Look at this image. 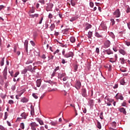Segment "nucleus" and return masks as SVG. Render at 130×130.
Wrapping results in <instances>:
<instances>
[{
  "label": "nucleus",
  "mask_w": 130,
  "mask_h": 130,
  "mask_svg": "<svg viewBox=\"0 0 130 130\" xmlns=\"http://www.w3.org/2000/svg\"><path fill=\"white\" fill-rule=\"evenodd\" d=\"M31 130H36V128L39 126V124L35 122H32L29 124Z\"/></svg>",
  "instance_id": "nucleus-1"
},
{
  "label": "nucleus",
  "mask_w": 130,
  "mask_h": 130,
  "mask_svg": "<svg viewBox=\"0 0 130 130\" xmlns=\"http://www.w3.org/2000/svg\"><path fill=\"white\" fill-rule=\"evenodd\" d=\"M81 95L84 98H86L89 96V92H88V93L86 92V90L85 88H82V92Z\"/></svg>",
  "instance_id": "nucleus-2"
},
{
  "label": "nucleus",
  "mask_w": 130,
  "mask_h": 130,
  "mask_svg": "<svg viewBox=\"0 0 130 130\" xmlns=\"http://www.w3.org/2000/svg\"><path fill=\"white\" fill-rule=\"evenodd\" d=\"M7 71H8V68L7 67H6L3 72V76L5 80L7 79V74H8Z\"/></svg>",
  "instance_id": "nucleus-3"
},
{
  "label": "nucleus",
  "mask_w": 130,
  "mask_h": 130,
  "mask_svg": "<svg viewBox=\"0 0 130 130\" xmlns=\"http://www.w3.org/2000/svg\"><path fill=\"white\" fill-rule=\"evenodd\" d=\"M113 15L116 18H119L120 16V12L119 9H117L115 12H114Z\"/></svg>",
  "instance_id": "nucleus-4"
},
{
  "label": "nucleus",
  "mask_w": 130,
  "mask_h": 130,
  "mask_svg": "<svg viewBox=\"0 0 130 130\" xmlns=\"http://www.w3.org/2000/svg\"><path fill=\"white\" fill-rule=\"evenodd\" d=\"M81 87V83L80 81H77L76 83L75 84V88L77 90H80Z\"/></svg>",
  "instance_id": "nucleus-5"
},
{
  "label": "nucleus",
  "mask_w": 130,
  "mask_h": 130,
  "mask_svg": "<svg viewBox=\"0 0 130 130\" xmlns=\"http://www.w3.org/2000/svg\"><path fill=\"white\" fill-rule=\"evenodd\" d=\"M110 41L109 40H106L104 43V48H108V47H110Z\"/></svg>",
  "instance_id": "nucleus-6"
},
{
  "label": "nucleus",
  "mask_w": 130,
  "mask_h": 130,
  "mask_svg": "<svg viewBox=\"0 0 130 130\" xmlns=\"http://www.w3.org/2000/svg\"><path fill=\"white\" fill-rule=\"evenodd\" d=\"M74 56V53L73 52H69V53H67L66 54V55H64V57L66 58H69V57H73Z\"/></svg>",
  "instance_id": "nucleus-7"
},
{
  "label": "nucleus",
  "mask_w": 130,
  "mask_h": 130,
  "mask_svg": "<svg viewBox=\"0 0 130 130\" xmlns=\"http://www.w3.org/2000/svg\"><path fill=\"white\" fill-rule=\"evenodd\" d=\"M94 101L93 100L91 99H88V104L89 106L92 107L94 106Z\"/></svg>",
  "instance_id": "nucleus-8"
},
{
  "label": "nucleus",
  "mask_w": 130,
  "mask_h": 130,
  "mask_svg": "<svg viewBox=\"0 0 130 130\" xmlns=\"http://www.w3.org/2000/svg\"><path fill=\"white\" fill-rule=\"evenodd\" d=\"M71 85L72 84L71 83L67 82L64 85L65 88H66V89H67V90H70Z\"/></svg>",
  "instance_id": "nucleus-9"
},
{
  "label": "nucleus",
  "mask_w": 130,
  "mask_h": 130,
  "mask_svg": "<svg viewBox=\"0 0 130 130\" xmlns=\"http://www.w3.org/2000/svg\"><path fill=\"white\" fill-rule=\"evenodd\" d=\"M24 47L25 48V50L27 52H28V40H26L24 42Z\"/></svg>",
  "instance_id": "nucleus-10"
},
{
  "label": "nucleus",
  "mask_w": 130,
  "mask_h": 130,
  "mask_svg": "<svg viewBox=\"0 0 130 130\" xmlns=\"http://www.w3.org/2000/svg\"><path fill=\"white\" fill-rule=\"evenodd\" d=\"M104 52L108 55H110L113 54L112 51H111V50L110 49L105 50V51H104Z\"/></svg>",
  "instance_id": "nucleus-11"
},
{
  "label": "nucleus",
  "mask_w": 130,
  "mask_h": 130,
  "mask_svg": "<svg viewBox=\"0 0 130 130\" xmlns=\"http://www.w3.org/2000/svg\"><path fill=\"white\" fill-rule=\"evenodd\" d=\"M29 101V100L25 97L22 98L21 102L23 103H27Z\"/></svg>",
  "instance_id": "nucleus-12"
},
{
  "label": "nucleus",
  "mask_w": 130,
  "mask_h": 130,
  "mask_svg": "<svg viewBox=\"0 0 130 130\" xmlns=\"http://www.w3.org/2000/svg\"><path fill=\"white\" fill-rule=\"evenodd\" d=\"M53 5L52 4H50L48 5V7H47L46 8V11H47V12H49L50 11H51V9L53 7Z\"/></svg>",
  "instance_id": "nucleus-13"
},
{
  "label": "nucleus",
  "mask_w": 130,
  "mask_h": 130,
  "mask_svg": "<svg viewBox=\"0 0 130 130\" xmlns=\"http://www.w3.org/2000/svg\"><path fill=\"white\" fill-rule=\"evenodd\" d=\"M21 116L22 117V119H26L27 118V115L26 113L23 112L21 114Z\"/></svg>",
  "instance_id": "nucleus-14"
},
{
  "label": "nucleus",
  "mask_w": 130,
  "mask_h": 130,
  "mask_svg": "<svg viewBox=\"0 0 130 130\" xmlns=\"http://www.w3.org/2000/svg\"><path fill=\"white\" fill-rule=\"evenodd\" d=\"M41 82H42V80L41 79L37 80L36 81L37 87H38L39 88V87H40L41 86Z\"/></svg>",
  "instance_id": "nucleus-15"
},
{
  "label": "nucleus",
  "mask_w": 130,
  "mask_h": 130,
  "mask_svg": "<svg viewBox=\"0 0 130 130\" xmlns=\"http://www.w3.org/2000/svg\"><path fill=\"white\" fill-rule=\"evenodd\" d=\"M119 111L121 113H123L124 115H126V111H125V109H124V108H121L119 109Z\"/></svg>",
  "instance_id": "nucleus-16"
},
{
  "label": "nucleus",
  "mask_w": 130,
  "mask_h": 130,
  "mask_svg": "<svg viewBox=\"0 0 130 130\" xmlns=\"http://www.w3.org/2000/svg\"><path fill=\"white\" fill-rule=\"evenodd\" d=\"M36 120L40 123L41 125H44V122L42 120L38 118L36 119Z\"/></svg>",
  "instance_id": "nucleus-17"
},
{
  "label": "nucleus",
  "mask_w": 130,
  "mask_h": 130,
  "mask_svg": "<svg viewBox=\"0 0 130 130\" xmlns=\"http://www.w3.org/2000/svg\"><path fill=\"white\" fill-rule=\"evenodd\" d=\"M119 53L123 55H125L126 54L125 51H124V50H122V49H120L119 51Z\"/></svg>",
  "instance_id": "nucleus-18"
},
{
  "label": "nucleus",
  "mask_w": 130,
  "mask_h": 130,
  "mask_svg": "<svg viewBox=\"0 0 130 130\" xmlns=\"http://www.w3.org/2000/svg\"><path fill=\"white\" fill-rule=\"evenodd\" d=\"M66 76L65 73H63L61 74H58V78L62 80V78Z\"/></svg>",
  "instance_id": "nucleus-19"
},
{
  "label": "nucleus",
  "mask_w": 130,
  "mask_h": 130,
  "mask_svg": "<svg viewBox=\"0 0 130 130\" xmlns=\"http://www.w3.org/2000/svg\"><path fill=\"white\" fill-rule=\"evenodd\" d=\"M101 26L104 29H107V26H106V24H105V23H102L101 24Z\"/></svg>",
  "instance_id": "nucleus-20"
},
{
  "label": "nucleus",
  "mask_w": 130,
  "mask_h": 130,
  "mask_svg": "<svg viewBox=\"0 0 130 130\" xmlns=\"http://www.w3.org/2000/svg\"><path fill=\"white\" fill-rule=\"evenodd\" d=\"M30 17L31 18H38V16H39V14H35L34 15L33 14H30L29 15Z\"/></svg>",
  "instance_id": "nucleus-21"
},
{
  "label": "nucleus",
  "mask_w": 130,
  "mask_h": 130,
  "mask_svg": "<svg viewBox=\"0 0 130 130\" xmlns=\"http://www.w3.org/2000/svg\"><path fill=\"white\" fill-rule=\"evenodd\" d=\"M97 127L99 129L102 128V124L99 120H97Z\"/></svg>",
  "instance_id": "nucleus-22"
},
{
  "label": "nucleus",
  "mask_w": 130,
  "mask_h": 130,
  "mask_svg": "<svg viewBox=\"0 0 130 130\" xmlns=\"http://www.w3.org/2000/svg\"><path fill=\"white\" fill-rule=\"evenodd\" d=\"M76 41V39L74 37H70V42L72 43H74Z\"/></svg>",
  "instance_id": "nucleus-23"
},
{
  "label": "nucleus",
  "mask_w": 130,
  "mask_h": 130,
  "mask_svg": "<svg viewBox=\"0 0 130 130\" xmlns=\"http://www.w3.org/2000/svg\"><path fill=\"white\" fill-rule=\"evenodd\" d=\"M20 127L22 129H25V124L24 122H21L20 124Z\"/></svg>",
  "instance_id": "nucleus-24"
},
{
  "label": "nucleus",
  "mask_w": 130,
  "mask_h": 130,
  "mask_svg": "<svg viewBox=\"0 0 130 130\" xmlns=\"http://www.w3.org/2000/svg\"><path fill=\"white\" fill-rule=\"evenodd\" d=\"M58 124L57 121H52L50 122V124L52 126H55L57 124Z\"/></svg>",
  "instance_id": "nucleus-25"
},
{
  "label": "nucleus",
  "mask_w": 130,
  "mask_h": 130,
  "mask_svg": "<svg viewBox=\"0 0 130 130\" xmlns=\"http://www.w3.org/2000/svg\"><path fill=\"white\" fill-rule=\"evenodd\" d=\"M35 12V10H34V9L32 8L31 9H30V10L28 12V14L29 15H31V14H33V13Z\"/></svg>",
  "instance_id": "nucleus-26"
},
{
  "label": "nucleus",
  "mask_w": 130,
  "mask_h": 130,
  "mask_svg": "<svg viewBox=\"0 0 130 130\" xmlns=\"http://www.w3.org/2000/svg\"><path fill=\"white\" fill-rule=\"evenodd\" d=\"M77 19H78V17L77 16L72 17V18L70 19V21L74 22V21L76 20Z\"/></svg>",
  "instance_id": "nucleus-27"
},
{
  "label": "nucleus",
  "mask_w": 130,
  "mask_h": 130,
  "mask_svg": "<svg viewBox=\"0 0 130 130\" xmlns=\"http://www.w3.org/2000/svg\"><path fill=\"white\" fill-rule=\"evenodd\" d=\"M57 88H52L51 89V88L49 87L48 88V91L49 92H55V91H56Z\"/></svg>",
  "instance_id": "nucleus-28"
},
{
  "label": "nucleus",
  "mask_w": 130,
  "mask_h": 130,
  "mask_svg": "<svg viewBox=\"0 0 130 130\" xmlns=\"http://www.w3.org/2000/svg\"><path fill=\"white\" fill-rule=\"evenodd\" d=\"M93 35V33L92 31H89L88 32V39H91Z\"/></svg>",
  "instance_id": "nucleus-29"
},
{
  "label": "nucleus",
  "mask_w": 130,
  "mask_h": 130,
  "mask_svg": "<svg viewBox=\"0 0 130 130\" xmlns=\"http://www.w3.org/2000/svg\"><path fill=\"white\" fill-rule=\"evenodd\" d=\"M95 36L96 37H97V38H102V36L101 35H100L99 32H96L95 33Z\"/></svg>",
  "instance_id": "nucleus-30"
},
{
  "label": "nucleus",
  "mask_w": 130,
  "mask_h": 130,
  "mask_svg": "<svg viewBox=\"0 0 130 130\" xmlns=\"http://www.w3.org/2000/svg\"><path fill=\"white\" fill-rule=\"evenodd\" d=\"M55 27V25L54 24H52L50 26V28L51 31H53Z\"/></svg>",
  "instance_id": "nucleus-31"
},
{
  "label": "nucleus",
  "mask_w": 130,
  "mask_h": 130,
  "mask_svg": "<svg viewBox=\"0 0 130 130\" xmlns=\"http://www.w3.org/2000/svg\"><path fill=\"white\" fill-rule=\"evenodd\" d=\"M92 27V25L90 24H88L85 27V30L87 31L89 29H90Z\"/></svg>",
  "instance_id": "nucleus-32"
},
{
  "label": "nucleus",
  "mask_w": 130,
  "mask_h": 130,
  "mask_svg": "<svg viewBox=\"0 0 130 130\" xmlns=\"http://www.w3.org/2000/svg\"><path fill=\"white\" fill-rule=\"evenodd\" d=\"M5 57H3L0 62L1 66L2 67L4 65Z\"/></svg>",
  "instance_id": "nucleus-33"
},
{
  "label": "nucleus",
  "mask_w": 130,
  "mask_h": 130,
  "mask_svg": "<svg viewBox=\"0 0 130 130\" xmlns=\"http://www.w3.org/2000/svg\"><path fill=\"white\" fill-rule=\"evenodd\" d=\"M14 71L13 70H11L10 71V70H9V73L10 74V75L11 77H14Z\"/></svg>",
  "instance_id": "nucleus-34"
},
{
  "label": "nucleus",
  "mask_w": 130,
  "mask_h": 130,
  "mask_svg": "<svg viewBox=\"0 0 130 130\" xmlns=\"http://www.w3.org/2000/svg\"><path fill=\"white\" fill-rule=\"evenodd\" d=\"M8 117V113L7 112H5L4 120H6Z\"/></svg>",
  "instance_id": "nucleus-35"
},
{
  "label": "nucleus",
  "mask_w": 130,
  "mask_h": 130,
  "mask_svg": "<svg viewBox=\"0 0 130 130\" xmlns=\"http://www.w3.org/2000/svg\"><path fill=\"white\" fill-rule=\"evenodd\" d=\"M78 69V66L77 64H76L74 66V72L77 71Z\"/></svg>",
  "instance_id": "nucleus-36"
},
{
  "label": "nucleus",
  "mask_w": 130,
  "mask_h": 130,
  "mask_svg": "<svg viewBox=\"0 0 130 130\" xmlns=\"http://www.w3.org/2000/svg\"><path fill=\"white\" fill-rule=\"evenodd\" d=\"M71 5H72V6H75L76 5V1L75 0H71Z\"/></svg>",
  "instance_id": "nucleus-37"
},
{
  "label": "nucleus",
  "mask_w": 130,
  "mask_h": 130,
  "mask_svg": "<svg viewBox=\"0 0 130 130\" xmlns=\"http://www.w3.org/2000/svg\"><path fill=\"white\" fill-rule=\"evenodd\" d=\"M28 71V70L26 69H24L22 71V74H25Z\"/></svg>",
  "instance_id": "nucleus-38"
},
{
  "label": "nucleus",
  "mask_w": 130,
  "mask_h": 130,
  "mask_svg": "<svg viewBox=\"0 0 130 130\" xmlns=\"http://www.w3.org/2000/svg\"><path fill=\"white\" fill-rule=\"evenodd\" d=\"M116 123L115 121L112 122V127H113L114 128H115L116 127Z\"/></svg>",
  "instance_id": "nucleus-39"
},
{
  "label": "nucleus",
  "mask_w": 130,
  "mask_h": 130,
  "mask_svg": "<svg viewBox=\"0 0 130 130\" xmlns=\"http://www.w3.org/2000/svg\"><path fill=\"white\" fill-rule=\"evenodd\" d=\"M104 113L103 112H102L100 114V117L101 119H104V116H103Z\"/></svg>",
  "instance_id": "nucleus-40"
},
{
  "label": "nucleus",
  "mask_w": 130,
  "mask_h": 130,
  "mask_svg": "<svg viewBox=\"0 0 130 130\" xmlns=\"http://www.w3.org/2000/svg\"><path fill=\"white\" fill-rule=\"evenodd\" d=\"M120 60H121V63L122 64L125 63V60H124V59L123 58H122L121 59H120Z\"/></svg>",
  "instance_id": "nucleus-41"
},
{
  "label": "nucleus",
  "mask_w": 130,
  "mask_h": 130,
  "mask_svg": "<svg viewBox=\"0 0 130 130\" xmlns=\"http://www.w3.org/2000/svg\"><path fill=\"white\" fill-rule=\"evenodd\" d=\"M30 43L31 44V45L33 46V47H35V42H34V41H30Z\"/></svg>",
  "instance_id": "nucleus-42"
},
{
  "label": "nucleus",
  "mask_w": 130,
  "mask_h": 130,
  "mask_svg": "<svg viewBox=\"0 0 130 130\" xmlns=\"http://www.w3.org/2000/svg\"><path fill=\"white\" fill-rule=\"evenodd\" d=\"M32 96L35 99H38V96L36 95V93H33L32 94Z\"/></svg>",
  "instance_id": "nucleus-43"
},
{
  "label": "nucleus",
  "mask_w": 130,
  "mask_h": 130,
  "mask_svg": "<svg viewBox=\"0 0 130 130\" xmlns=\"http://www.w3.org/2000/svg\"><path fill=\"white\" fill-rule=\"evenodd\" d=\"M22 119L21 117H18L16 120V122L20 121Z\"/></svg>",
  "instance_id": "nucleus-44"
},
{
  "label": "nucleus",
  "mask_w": 130,
  "mask_h": 130,
  "mask_svg": "<svg viewBox=\"0 0 130 130\" xmlns=\"http://www.w3.org/2000/svg\"><path fill=\"white\" fill-rule=\"evenodd\" d=\"M8 103L10 105H12L14 103V102L13 100H9Z\"/></svg>",
  "instance_id": "nucleus-45"
},
{
  "label": "nucleus",
  "mask_w": 130,
  "mask_h": 130,
  "mask_svg": "<svg viewBox=\"0 0 130 130\" xmlns=\"http://www.w3.org/2000/svg\"><path fill=\"white\" fill-rule=\"evenodd\" d=\"M89 5L90 7L93 8L94 7V3L92 2H90Z\"/></svg>",
  "instance_id": "nucleus-46"
},
{
  "label": "nucleus",
  "mask_w": 130,
  "mask_h": 130,
  "mask_svg": "<svg viewBox=\"0 0 130 130\" xmlns=\"http://www.w3.org/2000/svg\"><path fill=\"white\" fill-rule=\"evenodd\" d=\"M95 51L98 54H99L100 53V49H99V48H96Z\"/></svg>",
  "instance_id": "nucleus-47"
},
{
  "label": "nucleus",
  "mask_w": 130,
  "mask_h": 130,
  "mask_svg": "<svg viewBox=\"0 0 130 130\" xmlns=\"http://www.w3.org/2000/svg\"><path fill=\"white\" fill-rule=\"evenodd\" d=\"M62 63L64 64L66 63H67V61L64 59H62Z\"/></svg>",
  "instance_id": "nucleus-48"
},
{
  "label": "nucleus",
  "mask_w": 130,
  "mask_h": 130,
  "mask_svg": "<svg viewBox=\"0 0 130 130\" xmlns=\"http://www.w3.org/2000/svg\"><path fill=\"white\" fill-rule=\"evenodd\" d=\"M30 114L32 116L34 115V109H31L30 111Z\"/></svg>",
  "instance_id": "nucleus-49"
},
{
  "label": "nucleus",
  "mask_w": 130,
  "mask_h": 130,
  "mask_svg": "<svg viewBox=\"0 0 130 130\" xmlns=\"http://www.w3.org/2000/svg\"><path fill=\"white\" fill-rule=\"evenodd\" d=\"M43 20V17H41V18L40 19V21L39 22V24H41L42 23Z\"/></svg>",
  "instance_id": "nucleus-50"
},
{
  "label": "nucleus",
  "mask_w": 130,
  "mask_h": 130,
  "mask_svg": "<svg viewBox=\"0 0 130 130\" xmlns=\"http://www.w3.org/2000/svg\"><path fill=\"white\" fill-rule=\"evenodd\" d=\"M19 72H16L15 75H14V77L16 78L18 76V75H19Z\"/></svg>",
  "instance_id": "nucleus-51"
},
{
  "label": "nucleus",
  "mask_w": 130,
  "mask_h": 130,
  "mask_svg": "<svg viewBox=\"0 0 130 130\" xmlns=\"http://www.w3.org/2000/svg\"><path fill=\"white\" fill-rule=\"evenodd\" d=\"M39 2L42 4V5H44L45 4V1L44 0H40Z\"/></svg>",
  "instance_id": "nucleus-52"
},
{
  "label": "nucleus",
  "mask_w": 130,
  "mask_h": 130,
  "mask_svg": "<svg viewBox=\"0 0 130 130\" xmlns=\"http://www.w3.org/2000/svg\"><path fill=\"white\" fill-rule=\"evenodd\" d=\"M111 21L112 23V25H114L115 24V21H114V19H111Z\"/></svg>",
  "instance_id": "nucleus-53"
},
{
  "label": "nucleus",
  "mask_w": 130,
  "mask_h": 130,
  "mask_svg": "<svg viewBox=\"0 0 130 130\" xmlns=\"http://www.w3.org/2000/svg\"><path fill=\"white\" fill-rule=\"evenodd\" d=\"M52 18H53V15H52V14L50 13L49 14V19H52Z\"/></svg>",
  "instance_id": "nucleus-54"
},
{
  "label": "nucleus",
  "mask_w": 130,
  "mask_h": 130,
  "mask_svg": "<svg viewBox=\"0 0 130 130\" xmlns=\"http://www.w3.org/2000/svg\"><path fill=\"white\" fill-rule=\"evenodd\" d=\"M68 79V77H64V78L62 79V80H63V81H66Z\"/></svg>",
  "instance_id": "nucleus-55"
},
{
  "label": "nucleus",
  "mask_w": 130,
  "mask_h": 130,
  "mask_svg": "<svg viewBox=\"0 0 130 130\" xmlns=\"http://www.w3.org/2000/svg\"><path fill=\"white\" fill-rule=\"evenodd\" d=\"M5 8V6L3 5H1L0 6V11H2V10H3V9H4Z\"/></svg>",
  "instance_id": "nucleus-56"
},
{
  "label": "nucleus",
  "mask_w": 130,
  "mask_h": 130,
  "mask_svg": "<svg viewBox=\"0 0 130 130\" xmlns=\"http://www.w3.org/2000/svg\"><path fill=\"white\" fill-rule=\"evenodd\" d=\"M108 101L109 102H110V103H112V102H114V100H110V99H108Z\"/></svg>",
  "instance_id": "nucleus-57"
},
{
  "label": "nucleus",
  "mask_w": 130,
  "mask_h": 130,
  "mask_svg": "<svg viewBox=\"0 0 130 130\" xmlns=\"http://www.w3.org/2000/svg\"><path fill=\"white\" fill-rule=\"evenodd\" d=\"M15 89H16V86H15V85H13V86H12V87H11V89L14 90H15Z\"/></svg>",
  "instance_id": "nucleus-58"
},
{
  "label": "nucleus",
  "mask_w": 130,
  "mask_h": 130,
  "mask_svg": "<svg viewBox=\"0 0 130 130\" xmlns=\"http://www.w3.org/2000/svg\"><path fill=\"white\" fill-rule=\"evenodd\" d=\"M125 44H126L127 46H130V42H125Z\"/></svg>",
  "instance_id": "nucleus-59"
},
{
  "label": "nucleus",
  "mask_w": 130,
  "mask_h": 130,
  "mask_svg": "<svg viewBox=\"0 0 130 130\" xmlns=\"http://www.w3.org/2000/svg\"><path fill=\"white\" fill-rule=\"evenodd\" d=\"M27 68H28V70H29V71L32 70V66H28L27 67Z\"/></svg>",
  "instance_id": "nucleus-60"
},
{
  "label": "nucleus",
  "mask_w": 130,
  "mask_h": 130,
  "mask_svg": "<svg viewBox=\"0 0 130 130\" xmlns=\"http://www.w3.org/2000/svg\"><path fill=\"white\" fill-rule=\"evenodd\" d=\"M1 130H5V128L3 126H0Z\"/></svg>",
  "instance_id": "nucleus-61"
},
{
  "label": "nucleus",
  "mask_w": 130,
  "mask_h": 130,
  "mask_svg": "<svg viewBox=\"0 0 130 130\" xmlns=\"http://www.w3.org/2000/svg\"><path fill=\"white\" fill-rule=\"evenodd\" d=\"M59 52V50L57 49L56 51H55L54 53V54H56V53H58Z\"/></svg>",
  "instance_id": "nucleus-62"
},
{
  "label": "nucleus",
  "mask_w": 130,
  "mask_h": 130,
  "mask_svg": "<svg viewBox=\"0 0 130 130\" xmlns=\"http://www.w3.org/2000/svg\"><path fill=\"white\" fill-rule=\"evenodd\" d=\"M118 85L117 84H116L115 85V86L113 87V88H114V89H117V88H118Z\"/></svg>",
  "instance_id": "nucleus-63"
},
{
  "label": "nucleus",
  "mask_w": 130,
  "mask_h": 130,
  "mask_svg": "<svg viewBox=\"0 0 130 130\" xmlns=\"http://www.w3.org/2000/svg\"><path fill=\"white\" fill-rule=\"evenodd\" d=\"M59 70V67H57L54 70V71H55V72H56L57 71H58V70Z\"/></svg>",
  "instance_id": "nucleus-64"
}]
</instances>
